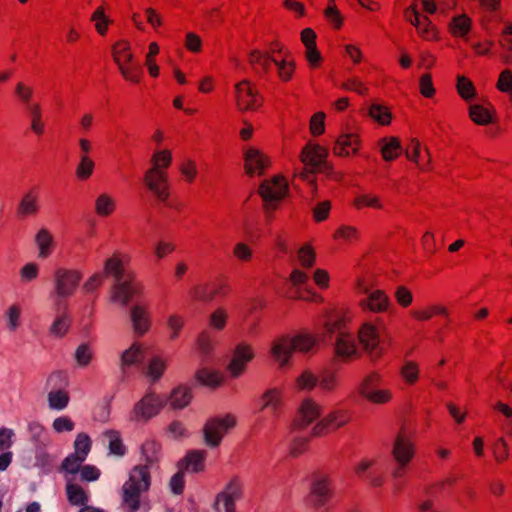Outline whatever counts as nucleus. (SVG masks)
Instances as JSON below:
<instances>
[{
  "instance_id": "obj_37",
  "label": "nucleus",
  "mask_w": 512,
  "mask_h": 512,
  "mask_svg": "<svg viewBox=\"0 0 512 512\" xmlns=\"http://www.w3.org/2000/svg\"><path fill=\"white\" fill-rule=\"evenodd\" d=\"M65 489L67 500L71 505L83 507L89 502L88 491L79 484L68 482Z\"/></svg>"
},
{
  "instance_id": "obj_15",
  "label": "nucleus",
  "mask_w": 512,
  "mask_h": 512,
  "mask_svg": "<svg viewBox=\"0 0 512 512\" xmlns=\"http://www.w3.org/2000/svg\"><path fill=\"white\" fill-rule=\"evenodd\" d=\"M404 17L413 26L416 27L418 34L426 41H434L438 39V32L436 27L432 24L431 20L421 15L416 6L411 5L404 11Z\"/></svg>"
},
{
  "instance_id": "obj_21",
  "label": "nucleus",
  "mask_w": 512,
  "mask_h": 512,
  "mask_svg": "<svg viewBox=\"0 0 512 512\" xmlns=\"http://www.w3.org/2000/svg\"><path fill=\"white\" fill-rule=\"evenodd\" d=\"M130 318L135 333L146 334L152 325L150 306L146 302H138L130 309Z\"/></svg>"
},
{
  "instance_id": "obj_2",
  "label": "nucleus",
  "mask_w": 512,
  "mask_h": 512,
  "mask_svg": "<svg viewBox=\"0 0 512 512\" xmlns=\"http://www.w3.org/2000/svg\"><path fill=\"white\" fill-rule=\"evenodd\" d=\"M111 57L122 78L132 84H139L142 69L136 61L132 44L128 39H119L111 46Z\"/></svg>"
},
{
  "instance_id": "obj_56",
  "label": "nucleus",
  "mask_w": 512,
  "mask_h": 512,
  "mask_svg": "<svg viewBox=\"0 0 512 512\" xmlns=\"http://www.w3.org/2000/svg\"><path fill=\"white\" fill-rule=\"evenodd\" d=\"M14 92L17 99L25 106L26 109L30 104L36 103L33 101L34 88L31 85L22 81L18 82L15 86Z\"/></svg>"
},
{
  "instance_id": "obj_27",
  "label": "nucleus",
  "mask_w": 512,
  "mask_h": 512,
  "mask_svg": "<svg viewBox=\"0 0 512 512\" xmlns=\"http://www.w3.org/2000/svg\"><path fill=\"white\" fill-rule=\"evenodd\" d=\"M283 399V390L278 388L269 389L258 400L259 410H269L274 417H277L283 406Z\"/></svg>"
},
{
  "instance_id": "obj_43",
  "label": "nucleus",
  "mask_w": 512,
  "mask_h": 512,
  "mask_svg": "<svg viewBox=\"0 0 512 512\" xmlns=\"http://www.w3.org/2000/svg\"><path fill=\"white\" fill-rule=\"evenodd\" d=\"M352 205L356 210H362L364 208H371L376 210L383 209V203L380 197L373 193L356 195L353 199Z\"/></svg>"
},
{
  "instance_id": "obj_54",
  "label": "nucleus",
  "mask_w": 512,
  "mask_h": 512,
  "mask_svg": "<svg viewBox=\"0 0 512 512\" xmlns=\"http://www.w3.org/2000/svg\"><path fill=\"white\" fill-rule=\"evenodd\" d=\"M228 311L223 307H217L211 312L208 318V324L211 329L222 331L228 322Z\"/></svg>"
},
{
  "instance_id": "obj_42",
  "label": "nucleus",
  "mask_w": 512,
  "mask_h": 512,
  "mask_svg": "<svg viewBox=\"0 0 512 512\" xmlns=\"http://www.w3.org/2000/svg\"><path fill=\"white\" fill-rule=\"evenodd\" d=\"M317 340L313 334L301 333L290 338V352L298 351L306 353L316 345Z\"/></svg>"
},
{
  "instance_id": "obj_63",
  "label": "nucleus",
  "mask_w": 512,
  "mask_h": 512,
  "mask_svg": "<svg viewBox=\"0 0 512 512\" xmlns=\"http://www.w3.org/2000/svg\"><path fill=\"white\" fill-rule=\"evenodd\" d=\"M40 266L35 262L24 264L19 270V277L22 283H29L36 280L39 276Z\"/></svg>"
},
{
  "instance_id": "obj_58",
  "label": "nucleus",
  "mask_w": 512,
  "mask_h": 512,
  "mask_svg": "<svg viewBox=\"0 0 512 512\" xmlns=\"http://www.w3.org/2000/svg\"><path fill=\"white\" fill-rule=\"evenodd\" d=\"M196 347L201 354H210L215 347V339L212 333L208 330L202 331L196 340Z\"/></svg>"
},
{
  "instance_id": "obj_29",
  "label": "nucleus",
  "mask_w": 512,
  "mask_h": 512,
  "mask_svg": "<svg viewBox=\"0 0 512 512\" xmlns=\"http://www.w3.org/2000/svg\"><path fill=\"white\" fill-rule=\"evenodd\" d=\"M116 209L117 200L112 194L102 192L95 198L94 212L97 216L108 218L115 213Z\"/></svg>"
},
{
  "instance_id": "obj_48",
  "label": "nucleus",
  "mask_w": 512,
  "mask_h": 512,
  "mask_svg": "<svg viewBox=\"0 0 512 512\" xmlns=\"http://www.w3.org/2000/svg\"><path fill=\"white\" fill-rule=\"evenodd\" d=\"M369 116L382 126L389 125L392 121V112L382 104L373 103L369 108Z\"/></svg>"
},
{
  "instance_id": "obj_61",
  "label": "nucleus",
  "mask_w": 512,
  "mask_h": 512,
  "mask_svg": "<svg viewBox=\"0 0 512 512\" xmlns=\"http://www.w3.org/2000/svg\"><path fill=\"white\" fill-rule=\"evenodd\" d=\"M318 383V378L310 371L304 370L295 380V388L298 391L312 390Z\"/></svg>"
},
{
  "instance_id": "obj_1",
  "label": "nucleus",
  "mask_w": 512,
  "mask_h": 512,
  "mask_svg": "<svg viewBox=\"0 0 512 512\" xmlns=\"http://www.w3.org/2000/svg\"><path fill=\"white\" fill-rule=\"evenodd\" d=\"M151 468L147 465H135L121 489L122 506L126 512H137L140 508V496L151 486Z\"/></svg>"
},
{
  "instance_id": "obj_11",
  "label": "nucleus",
  "mask_w": 512,
  "mask_h": 512,
  "mask_svg": "<svg viewBox=\"0 0 512 512\" xmlns=\"http://www.w3.org/2000/svg\"><path fill=\"white\" fill-rule=\"evenodd\" d=\"M143 290V284L129 274L126 279L115 281L111 289V299L113 302L126 306L134 297L141 296Z\"/></svg>"
},
{
  "instance_id": "obj_24",
  "label": "nucleus",
  "mask_w": 512,
  "mask_h": 512,
  "mask_svg": "<svg viewBox=\"0 0 512 512\" xmlns=\"http://www.w3.org/2000/svg\"><path fill=\"white\" fill-rule=\"evenodd\" d=\"M322 413L321 407L313 399H305L298 408L297 417L293 421L295 428H305Z\"/></svg>"
},
{
  "instance_id": "obj_20",
  "label": "nucleus",
  "mask_w": 512,
  "mask_h": 512,
  "mask_svg": "<svg viewBox=\"0 0 512 512\" xmlns=\"http://www.w3.org/2000/svg\"><path fill=\"white\" fill-rule=\"evenodd\" d=\"M328 149L320 144L307 143L301 153L300 160L304 167L318 170L328 160Z\"/></svg>"
},
{
  "instance_id": "obj_62",
  "label": "nucleus",
  "mask_w": 512,
  "mask_h": 512,
  "mask_svg": "<svg viewBox=\"0 0 512 512\" xmlns=\"http://www.w3.org/2000/svg\"><path fill=\"white\" fill-rule=\"evenodd\" d=\"M184 47L192 54H199L203 49L202 38L197 33L189 31L184 36Z\"/></svg>"
},
{
  "instance_id": "obj_41",
  "label": "nucleus",
  "mask_w": 512,
  "mask_h": 512,
  "mask_svg": "<svg viewBox=\"0 0 512 512\" xmlns=\"http://www.w3.org/2000/svg\"><path fill=\"white\" fill-rule=\"evenodd\" d=\"M206 457L207 452L204 450H192L188 452L183 461L185 469L194 473L203 471Z\"/></svg>"
},
{
  "instance_id": "obj_49",
  "label": "nucleus",
  "mask_w": 512,
  "mask_h": 512,
  "mask_svg": "<svg viewBox=\"0 0 512 512\" xmlns=\"http://www.w3.org/2000/svg\"><path fill=\"white\" fill-rule=\"evenodd\" d=\"M456 90L459 96L466 102L476 97V88L473 82L464 75L457 77Z\"/></svg>"
},
{
  "instance_id": "obj_60",
  "label": "nucleus",
  "mask_w": 512,
  "mask_h": 512,
  "mask_svg": "<svg viewBox=\"0 0 512 512\" xmlns=\"http://www.w3.org/2000/svg\"><path fill=\"white\" fill-rule=\"evenodd\" d=\"M400 374L408 385H414L419 379V366L414 361H407L402 366Z\"/></svg>"
},
{
  "instance_id": "obj_57",
  "label": "nucleus",
  "mask_w": 512,
  "mask_h": 512,
  "mask_svg": "<svg viewBox=\"0 0 512 512\" xmlns=\"http://www.w3.org/2000/svg\"><path fill=\"white\" fill-rule=\"evenodd\" d=\"M299 264L306 269L312 268L316 262L315 249L310 244L303 245L297 252Z\"/></svg>"
},
{
  "instance_id": "obj_26",
  "label": "nucleus",
  "mask_w": 512,
  "mask_h": 512,
  "mask_svg": "<svg viewBox=\"0 0 512 512\" xmlns=\"http://www.w3.org/2000/svg\"><path fill=\"white\" fill-rule=\"evenodd\" d=\"M358 340L362 349L372 354L380 342L378 328L372 323H363L358 330Z\"/></svg>"
},
{
  "instance_id": "obj_13",
  "label": "nucleus",
  "mask_w": 512,
  "mask_h": 512,
  "mask_svg": "<svg viewBox=\"0 0 512 512\" xmlns=\"http://www.w3.org/2000/svg\"><path fill=\"white\" fill-rule=\"evenodd\" d=\"M143 183L157 201L161 203L168 201L171 195L168 172L146 170Z\"/></svg>"
},
{
  "instance_id": "obj_36",
  "label": "nucleus",
  "mask_w": 512,
  "mask_h": 512,
  "mask_svg": "<svg viewBox=\"0 0 512 512\" xmlns=\"http://www.w3.org/2000/svg\"><path fill=\"white\" fill-rule=\"evenodd\" d=\"M35 243L38 248V257L41 259L48 258L54 249V238L52 234L45 228L40 229L35 236Z\"/></svg>"
},
{
  "instance_id": "obj_18",
  "label": "nucleus",
  "mask_w": 512,
  "mask_h": 512,
  "mask_svg": "<svg viewBox=\"0 0 512 512\" xmlns=\"http://www.w3.org/2000/svg\"><path fill=\"white\" fill-rule=\"evenodd\" d=\"M350 421L349 414L344 410L333 411L322 418L312 429L313 436L330 434Z\"/></svg>"
},
{
  "instance_id": "obj_34",
  "label": "nucleus",
  "mask_w": 512,
  "mask_h": 512,
  "mask_svg": "<svg viewBox=\"0 0 512 512\" xmlns=\"http://www.w3.org/2000/svg\"><path fill=\"white\" fill-rule=\"evenodd\" d=\"M317 174V170L303 166L298 173L295 172L293 175V180L300 181L308 186L311 199L318 198Z\"/></svg>"
},
{
  "instance_id": "obj_55",
  "label": "nucleus",
  "mask_w": 512,
  "mask_h": 512,
  "mask_svg": "<svg viewBox=\"0 0 512 512\" xmlns=\"http://www.w3.org/2000/svg\"><path fill=\"white\" fill-rule=\"evenodd\" d=\"M91 21L94 23L95 30L99 35H106L111 20L105 15V11L102 6L96 8L92 13Z\"/></svg>"
},
{
  "instance_id": "obj_47",
  "label": "nucleus",
  "mask_w": 512,
  "mask_h": 512,
  "mask_svg": "<svg viewBox=\"0 0 512 512\" xmlns=\"http://www.w3.org/2000/svg\"><path fill=\"white\" fill-rule=\"evenodd\" d=\"M145 355V349L141 344L134 343L129 349L122 353V366H131L140 363Z\"/></svg>"
},
{
  "instance_id": "obj_46",
  "label": "nucleus",
  "mask_w": 512,
  "mask_h": 512,
  "mask_svg": "<svg viewBox=\"0 0 512 512\" xmlns=\"http://www.w3.org/2000/svg\"><path fill=\"white\" fill-rule=\"evenodd\" d=\"M468 115L471 121L476 125L486 126L492 122L491 111L480 104L471 105Z\"/></svg>"
},
{
  "instance_id": "obj_19",
  "label": "nucleus",
  "mask_w": 512,
  "mask_h": 512,
  "mask_svg": "<svg viewBox=\"0 0 512 512\" xmlns=\"http://www.w3.org/2000/svg\"><path fill=\"white\" fill-rule=\"evenodd\" d=\"M390 298L388 294L381 289L372 290L368 295L359 300L358 306L363 312L384 313L390 307Z\"/></svg>"
},
{
  "instance_id": "obj_33",
  "label": "nucleus",
  "mask_w": 512,
  "mask_h": 512,
  "mask_svg": "<svg viewBox=\"0 0 512 512\" xmlns=\"http://www.w3.org/2000/svg\"><path fill=\"white\" fill-rule=\"evenodd\" d=\"M192 398L191 388L187 385H179L172 390L168 402L173 409H183L190 404Z\"/></svg>"
},
{
  "instance_id": "obj_6",
  "label": "nucleus",
  "mask_w": 512,
  "mask_h": 512,
  "mask_svg": "<svg viewBox=\"0 0 512 512\" xmlns=\"http://www.w3.org/2000/svg\"><path fill=\"white\" fill-rule=\"evenodd\" d=\"M237 424L235 415L228 413L208 419L203 426L204 442L211 448L218 447L225 435Z\"/></svg>"
},
{
  "instance_id": "obj_35",
  "label": "nucleus",
  "mask_w": 512,
  "mask_h": 512,
  "mask_svg": "<svg viewBox=\"0 0 512 512\" xmlns=\"http://www.w3.org/2000/svg\"><path fill=\"white\" fill-rule=\"evenodd\" d=\"M39 194L36 190L28 191L21 199L18 206V213L21 216H32L39 212Z\"/></svg>"
},
{
  "instance_id": "obj_4",
  "label": "nucleus",
  "mask_w": 512,
  "mask_h": 512,
  "mask_svg": "<svg viewBox=\"0 0 512 512\" xmlns=\"http://www.w3.org/2000/svg\"><path fill=\"white\" fill-rule=\"evenodd\" d=\"M288 193V180L283 175H275L261 182L258 194L263 201V210L266 221L273 219L274 212Z\"/></svg>"
},
{
  "instance_id": "obj_32",
  "label": "nucleus",
  "mask_w": 512,
  "mask_h": 512,
  "mask_svg": "<svg viewBox=\"0 0 512 512\" xmlns=\"http://www.w3.org/2000/svg\"><path fill=\"white\" fill-rule=\"evenodd\" d=\"M270 355L274 364L284 367L288 362V337L276 338L271 345Z\"/></svg>"
},
{
  "instance_id": "obj_50",
  "label": "nucleus",
  "mask_w": 512,
  "mask_h": 512,
  "mask_svg": "<svg viewBox=\"0 0 512 512\" xmlns=\"http://www.w3.org/2000/svg\"><path fill=\"white\" fill-rule=\"evenodd\" d=\"M167 368V360L161 356H154L148 363L146 375L152 381H157L161 378Z\"/></svg>"
},
{
  "instance_id": "obj_38",
  "label": "nucleus",
  "mask_w": 512,
  "mask_h": 512,
  "mask_svg": "<svg viewBox=\"0 0 512 512\" xmlns=\"http://www.w3.org/2000/svg\"><path fill=\"white\" fill-rule=\"evenodd\" d=\"M379 143L382 145L381 155L385 161H393L402 153V146L397 137H385L382 138Z\"/></svg>"
},
{
  "instance_id": "obj_14",
  "label": "nucleus",
  "mask_w": 512,
  "mask_h": 512,
  "mask_svg": "<svg viewBox=\"0 0 512 512\" xmlns=\"http://www.w3.org/2000/svg\"><path fill=\"white\" fill-rule=\"evenodd\" d=\"M82 273L76 269L59 268L54 273L55 293L59 297H69L74 294L80 281Z\"/></svg>"
},
{
  "instance_id": "obj_8",
  "label": "nucleus",
  "mask_w": 512,
  "mask_h": 512,
  "mask_svg": "<svg viewBox=\"0 0 512 512\" xmlns=\"http://www.w3.org/2000/svg\"><path fill=\"white\" fill-rule=\"evenodd\" d=\"M244 496V482L238 477H232L224 488L216 495L214 509L217 512L236 511V502Z\"/></svg>"
},
{
  "instance_id": "obj_7",
  "label": "nucleus",
  "mask_w": 512,
  "mask_h": 512,
  "mask_svg": "<svg viewBox=\"0 0 512 512\" xmlns=\"http://www.w3.org/2000/svg\"><path fill=\"white\" fill-rule=\"evenodd\" d=\"M166 402L164 396L148 392L134 405L130 419L134 422H147L160 413Z\"/></svg>"
},
{
  "instance_id": "obj_5",
  "label": "nucleus",
  "mask_w": 512,
  "mask_h": 512,
  "mask_svg": "<svg viewBox=\"0 0 512 512\" xmlns=\"http://www.w3.org/2000/svg\"><path fill=\"white\" fill-rule=\"evenodd\" d=\"M415 453L413 436L402 426L393 441L391 450V455L397 464L392 472L394 478H402L406 475L407 467L413 460Z\"/></svg>"
},
{
  "instance_id": "obj_17",
  "label": "nucleus",
  "mask_w": 512,
  "mask_h": 512,
  "mask_svg": "<svg viewBox=\"0 0 512 512\" xmlns=\"http://www.w3.org/2000/svg\"><path fill=\"white\" fill-rule=\"evenodd\" d=\"M131 255L128 252L116 250L103 263L106 276L121 280L125 276V269L130 265Z\"/></svg>"
},
{
  "instance_id": "obj_59",
  "label": "nucleus",
  "mask_w": 512,
  "mask_h": 512,
  "mask_svg": "<svg viewBox=\"0 0 512 512\" xmlns=\"http://www.w3.org/2000/svg\"><path fill=\"white\" fill-rule=\"evenodd\" d=\"M49 407L54 410H63L68 406L69 395L64 390L51 391L48 394Z\"/></svg>"
},
{
  "instance_id": "obj_51",
  "label": "nucleus",
  "mask_w": 512,
  "mask_h": 512,
  "mask_svg": "<svg viewBox=\"0 0 512 512\" xmlns=\"http://www.w3.org/2000/svg\"><path fill=\"white\" fill-rule=\"evenodd\" d=\"M233 257L241 263H249L254 258V249L244 241H238L232 248Z\"/></svg>"
},
{
  "instance_id": "obj_30",
  "label": "nucleus",
  "mask_w": 512,
  "mask_h": 512,
  "mask_svg": "<svg viewBox=\"0 0 512 512\" xmlns=\"http://www.w3.org/2000/svg\"><path fill=\"white\" fill-rule=\"evenodd\" d=\"M172 151L168 148H156L150 158V168L154 172H168L172 164Z\"/></svg>"
},
{
  "instance_id": "obj_44",
  "label": "nucleus",
  "mask_w": 512,
  "mask_h": 512,
  "mask_svg": "<svg viewBox=\"0 0 512 512\" xmlns=\"http://www.w3.org/2000/svg\"><path fill=\"white\" fill-rule=\"evenodd\" d=\"M471 26V19L466 14H462L452 18L449 31L455 37H464L470 32Z\"/></svg>"
},
{
  "instance_id": "obj_3",
  "label": "nucleus",
  "mask_w": 512,
  "mask_h": 512,
  "mask_svg": "<svg viewBox=\"0 0 512 512\" xmlns=\"http://www.w3.org/2000/svg\"><path fill=\"white\" fill-rule=\"evenodd\" d=\"M288 51L279 42L271 44L269 53H264L260 50H253L249 55V62L255 70H262L265 72L275 68L281 80L288 79V71L286 68V60Z\"/></svg>"
},
{
  "instance_id": "obj_9",
  "label": "nucleus",
  "mask_w": 512,
  "mask_h": 512,
  "mask_svg": "<svg viewBox=\"0 0 512 512\" xmlns=\"http://www.w3.org/2000/svg\"><path fill=\"white\" fill-rule=\"evenodd\" d=\"M234 93L236 107L239 111L254 112L262 106V96L257 87L249 80H242L235 84Z\"/></svg>"
},
{
  "instance_id": "obj_12",
  "label": "nucleus",
  "mask_w": 512,
  "mask_h": 512,
  "mask_svg": "<svg viewBox=\"0 0 512 512\" xmlns=\"http://www.w3.org/2000/svg\"><path fill=\"white\" fill-rule=\"evenodd\" d=\"M244 171L249 177H260L270 168L271 161L267 154L254 146L243 150Z\"/></svg>"
},
{
  "instance_id": "obj_52",
  "label": "nucleus",
  "mask_w": 512,
  "mask_h": 512,
  "mask_svg": "<svg viewBox=\"0 0 512 512\" xmlns=\"http://www.w3.org/2000/svg\"><path fill=\"white\" fill-rule=\"evenodd\" d=\"M95 161L92 157H79V162L75 169V175L78 180L86 181L94 173Z\"/></svg>"
},
{
  "instance_id": "obj_39",
  "label": "nucleus",
  "mask_w": 512,
  "mask_h": 512,
  "mask_svg": "<svg viewBox=\"0 0 512 512\" xmlns=\"http://www.w3.org/2000/svg\"><path fill=\"white\" fill-rule=\"evenodd\" d=\"M228 290L226 284H222L219 290L214 288V285H197L191 289V297L195 300L210 301L218 294H225Z\"/></svg>"
},
{
  "instance_id": "obj_53",
  "label": "nucleus",
  "mask_w": 512,
  "mask_h": 512,
  "mask_svg": "<svg viewBox=\"0 0 512 512\" xmlns=\"http://www.w3.org/2000/svg\"><path fill=\"white\" fill-rule=\"evenodd\" d=\"M92 448V441L88 434L81 432L76 435L73 454L87 459Z\"/></svg>"
},
{
  "instance_id": "obj_23",
  "label": "nucleus",
  "mask_w": 512,
  "mask_h": 512,
  "mask_svg": "<svg viewBox=\"0 0 512 512\" xmlns=\"http://www.w3.org/2000/svg\"><path fill=\"white\" fill-rule=\"evenodd\" d=\"M361 147V139L356 133L341 134L337 137L332 152L337 157L356 155Z\"/></svg>"
},
{
  "instance_id": "obj_40",
  "label": "nucleus",
  "mask_w": 512,
  "mask_h": 512,
  "mask_svg": "<svg viewBox=\"0 0 512 512\" xmlns=\"http://www.w3.org/2000/svg\"><path fill=\"white\" fill-rule=\"evenodd\" d=\"M195 377L202 385L212 388L220 386L224 381V375L222 372L210 368H201L197 370Z\"/></svg>"
},
{
  "instance_id": "obj_25",
  "label": "nucleus",
  "mask_w": 512,
  "mask_h": 512,
  "mask_svg": "<svg viewBox=\"0 0 512 512\" xmlns=\"http://www.w3.org/2000/svg\"><path fill=\"white\" fill-rule=\"evenodd\" d=\"M140 456L143 463L141 465H147L148 468H156L162 458V445L154 439H146L140 446Z\"/></svg>"
},
{
  "instance_id": "obj_31",
  "label": "nucleus",
  "mask_w": 512,
  "mask_h": 512,
  "mask_svg": "<svg viewBox=\"0 0 512 512\" xmlns=\"http://www.w3.org/2000/svg\"><path fill=\"white\" fill-rule=\"evenodd\" d=\"M335 354L344 359H351L357 355V348L352 334L346 332L338 335L335 343Z\"/></svg>"
},
{
  "instance_id": "obj_22",
  "label": "nucleus",
  "mask_w": 512,
  "mask_h": 512,
  "mask_svg": "<svg viewBox=\"0 0 512 512\" xmlns=\"http://www.w3.org/2000/svg\"><path fill=\"white\" fill-rule=\"evenodd\" d=\"M349 310L346 308H333L327 311L326 320L323 324L327 334L346 333L347 323L350 322Z\"/></svg>"
},
{
  "instance_id": "obj_45",
  "label": "nucleus",
  "mask_w": 512,
  "mask_h": 512,
  "mask_svg": "<svg viewBox=\"0 0 512 512\" xmlns=\"http://www.w3.org/2000/svg\"><path fill=\"white\" fill-rule=\"evenodd\" d=\"M104 436L108 440L109 453L118 457L126 454L127 449L123 443L121 435L116 430H108L104 432Z\"/></svg>"
},
{
  "instance_id": "obj_16",
  "label": "nucleus",
  "mask_w": 512,
  "mask_h": 512,
  "mask_svg": "<svg viewBox=\"0 0 512 512\" xmlns=\"http://www.w3.org/2000/svg\"><path fill=\"white\" fill-rule=\"evenodd\" d=\"M332 494L329 477L322 473H315L309 494V502L316 508L321 507L329 501Z\"/></svg>"
},
{
  "instance_id": "obj_64",
  "label": "nucleus",
  "mask_w": 512,
  "mask_h": 512,
  "mask_svg": "<svg viewBox=\"0 0 512 512\" xmlns=\"http://www.w3.org/2000/svg\"><path fill=\"white\" fill-rule=\"evenodd\" d=\"M332 203L330 200L318 202L312 209V217L316 223L323 222L329 218Z\"/></svg>"
},
{
  "instance_id": "obj_10",
  "label": "nucleus",
  "mask_w": 512,
  "mask_h": 512,
  "mask_svg": "<svg viewBox=\"0 0 512 512\" xmlns=\"http://www.w3.org/2000/svg\"><path fill=\"white\" fill-rule=\"evenodd\" d=\"M255 358L253 346L247 342H239L231 351L230 360L227 365V372L232 378L243 375L248 364Z\"/></svg>"
},
{
  "instance_id": "obj_28",
  "label": "nucleus",
  "mask_w": 512,
  "mask_h": 512,
  "mask_svg": "<svg viewBox=\"0 0 512 512\" xmlns=\"http://www.w3.org/2000/svg\"><path fill=\"white\" fill-rule=\"evenodd\" d=\"M27 114L30 122V130L36 136H42L46 131V123L44 120V111L40 103L30 104L27 106Z\"/></svg>"
}]
</instances>
